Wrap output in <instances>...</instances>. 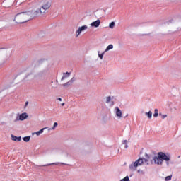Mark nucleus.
Returning a JSON list of instances; mask_svg holds the SVG:
<instances>
[{
    "label": "nucleus",
    "mask_w": 181,
    "mask_h": 181,
    "mask_svg": "<svg viewBox=\"0 0 181 181\" xmlns=\"http://www.w3.org/2000/svg\"><path fill=\"white\" fill-rule=\"evenodd\" d=\"M115 26V22H114V21H112V22L110 23V25H109V28H110V29H114Z\"/></svg>",
    "instance_id": "nucleus-19"
},
{
    "label": "nucleus",
    "mask_w": 181,
    "mask_h": 181,
    "mask_svg": "<svg viewBox=\"0 0 181 181\" xmlns=\"http://www.w3.org/2000/svg\"><path fill=\"white\" fill-rule=\"evenodd\" d=\"M35 78V75L32 74V72H30V74H28L26 77L25 79H27L28 81H30V80H33Z\"/></svg>",
    "instance_id": "nucleus-10"
},
{
    "label": "nucleus",
    "mask_w": 181,
    "mask_h": 181,
    "mask_svg": "<svg viewBox=\"0 0 181 181\" xmlns=\"http://www.w3.org/2000/svg\"><path fill=\"white\" fill-rule=\"evenodd\" d=\"M106 104H110V105H114V101L112 100L111 96L106 98Z\"/></svg>",
    "instance_id": "nucleus-12"
},
{
    "label": "nucleus",
    "mask_w": 181,
    "mask_h": 181,
    "mask_svg": "<svg viewBox=\"0 0 181 181\" xmlns=\"http://www.w3.org/2000/svg\"><path fill=\"white\" fill-rule=\"evenodd\" d=\"M151 163H153V161L151 160Z\"/></svg>",
    "instance_id": "nucleus-32"
},
{
    "label": "nucleus",
    "mask_w": 181,
    "mask_h": 181,
    "mask_svg": "<svg viewBox=\"0 0 181 181\" xmlns=\"http://www.w3.org/2000/svg\"><path fill=\"white\" fill-rule=\"evenodd\" d=\"M69 83H71V84H73V83H74V81H76V79H74V78H72L70 81H69Z\"/></svg>",
    "instance_id": "nucleus-27"
},
{
    "label": "nucleus",
    "mask_w": 181,
    "mask_h": 181,
    "mask_svg": "<svg viewBox=\"0 0 181 181\" xmlns=\"http://www.w3.org/2000/svg\"><path fill=\"white\" fill-rule=\"evenodd\" d=\"M27 118H29V115H28L26 112H24L18 115L16 117V121H25V119Z\"/></svg>",
    "instance_id": "nucleus-5"
},
{
    "label": "nucleus",
    "mask_w": 181,
    "mask_h": 181,
    "mask_svg": "<svg viewBox=\"0 0 181 181\" xmlns=\"http://www.w3.org/2000/svg\"><path fill=\"white\" fill-rule=\"evenodd\" d=\"M118 152H119V149H118Z\"/></svg>",
    "instance_id": "nucleus-33"
},
{
    "label": "nucleus",
    "mask_w": 181,
    "mask_h": 181,
    "mask_svg": "<svg viewBox=\"0 0 181 181\" xmlns=\"http://www.w3.org/2000/svg\"><path fill=\"white\" fill-rule=\"evenodd\" d=\"M71 74V72L64 73L63 76L61 78V81H63V80H65V78L70 77Z\"/></svg>",
    "instance_id": "nucleus-11"
},
{
    "label": "nucleus",
    "mask_w": 181,
    "mask_h": 181,
    "mask_svg": "<svg viewBox=\"0 0 181 181\" xmlns=\"http://www.w3.org/2000/svg\"><path fill=\"white\" fill-rule=\"evenodd\" d=\"M180 30H181V28H180Z\"/></svg>",
    "instance_id": "nucleus-34"
},
{
    "label": "nucleus",
    "mask_w": 181,
    "mask_h": 181,
    "mask_svg": "<svg viewBox=\"0 0 181 181\" xmlns=\"http://www.w3.org/2000/svg\"><path fill=\"white\" fill-rule=\"evenodd\" d=\"M145 156L146 158H139L135 162L130 164L129 166V170H132V172H135L138 166H141V165L144 164V160L146 165H149V163H148L149 162V155H148V153H146Z\"/></svg>",
    "instance_id": "nucleus-3"
},
{
    "label": "nucleus",
    "mask_w": 181,
    "mask_h": 181,
    "mask_svg": "<svg viewBox=\"0 0 181 181\" xmlns=\"http://www.w3.org/2000/svg\"><path fill=\"white\" fill-rule=\"evenodd\" d=\"M127 117H128V115H127L125 116V118H127Z\"/></svg>",
    "instance_id": "nucleus-31"
},
{
    "label": "nucleus",
    "mask_w": 181,
    "mask_h": 181,
    "mask_svg": "<svg viewBox=\"0 0 181 181\" xmlns=\"http://www.w3.org/2000/svg\"><path fill=\"white\" fill-rule=\"evenodd\" d=\"M115 110L116 116L117 118H119V119H121V118H122V111H121V109H119L118 107H116Z\"/></svg>",
    "instance_id": "nucleus-7"
},
{
    "label": "nucleus",
    "mask_w": 181,
    "mask_h": 181,
    "mask_svg": "<svg viewBox=\"0 0 181 181\" xmlns=\"http://www.w3.org/2000/svg\"><path fill=\"white\" fill-rule=\"evenodd\" d=\"M145 115L148 118V119H151L152 118V111H149L148 112H146Z\"/></svg>",
    "instance_id": "nucleus-15"
},
{
    "label": "nucleus",
    "mask_w": 181,
    "mask_h": 181,
    "mask_svg": "<svg viewBox=\"0 0 181 181\" xmlns=\"http://www.w3.org/2000/svg\"><path fill=\"white\" fill-rule=\"evenodd\" d=\"M70 86H71V82H69V81L68 82H66V83L62 84V86L66 87V88L70 87Z\"/></svg>",
    "instance_id": "nucleus-20"
},
{
    "label": "nucleus",
    "mask_w": 181,
    "mask_h": 181,
    "mask_svg": "<svg viewBox=\"0 0 181 181\" xmlns=\"http://www.w3.org/2000/svg\"><path fill=\"white\" fill-rule=\"evenodd\" d=\"M64 105H65V103H62V106H64Z\"/></svg>",
    "instance_id": "nucleus-30"
},
{
    "label": "nucleus",
    "mask_w": 181,
    "mask_h": 181,
    "mask_svg": "<svg viewBox=\"0 0 181 181\" xmlns=\"http://www.w3.org/2000/svg\"><path fill=\"white\" fill-rule=\"evenodd\" d=\"M112 49H114V45H112V44H110L106 47V49L104 51V53H107V52H109V50H111Z\"/></svg>",
    "instance_id": "nucleus-13"
},
{
    "label": "nucleus",
    "mask_w": 181,
    "mask_h": 181,
    "mask_svg": "<svg viewBox=\"0 0 181 181\" xmlns=\"http://www.w3.org/2000/svg\"><path fill=\"white\" fill-rule=\"evenodd\" d=\"M101 23V21L100 20H97L95 21H93L90 23V26L92 28H98Z\"/></svg>",
    "instance_id": "nucleus-8"
},
{
    "label": "nucleus",
    "mask_w": 181,
    "mask_h": 181,
    "mask_svg": "<svg viewBox=\"0 0 181 181\" xmlns=\"http://www.w3.org/2000/svg\"><path fill=\"white\" fill-rule=\"evenodd\" d=\"M23 141H24V142H29V141H30V136H28L23 137Z\"/></svg>",
    "instance_id": "nucleus-18"
},
{
    "label": "nucleus",
    "mask_w": 181,
    "mask_h": 181,
    "mask_svg": "<svg viewBox=\"0 0 181 181\" xmlns=\"http://www.w3.org/2000/svg\"><path fill=\"white\" fill-rule=\"evenodd\" d=\"M57 125H59V124L57 122H54L53 127L51 129H49V130H50V129H56Z\"/></svg>",
    "instance_id": "nucleus-22"
},
{
    "label": "nucleus",
    "mask_w": 181,
    "mask_h": 181,
    "mask_svg": "<svg viewBox=\"0 0 181 181\" xmlns=\"http://www.w3.org/2000/svg\"><path fill=\"white\" fill-rule=\"evenodd\" d=\"M51 6L52 1H46L44 4L42 5L41 8L39 10L22 11L21 13H18L16 16L14 21L16 22V23H25V22H29V21L35 19V18H37V16H41V15H44V13H46V11Z\"/></svg>",
    "instance_id": "nucleus-1"
},
{
    "label": "nucleus",
    "mask_w": 181,
    "mask_h": 181,
    "mask_svg": "<svg viewBox=\"0 0 181 181\" xmlns=\"http://www.w3.org/2000/svg\"><path fill=\"white\" fill-rule=\"evenodd\" d=\"M45 129H47V127H44L42 129H41L40 131L36 132L35 134L39 136V135H40V134H43V131H45Z\"/></svg>",
    "instance_id": "nucleus-14"
},
{
    "label": "nucleus",
    "mask_w": 181,
    "mask_h": 181,
    "mask_svg": "<svg viewBox=\"0 0 181 181\" xmlns=\"http://www.w3.org/2000/svg\"><path fill=\"white\" fill-rule=\"evenodd\" d=\"M158 115H159V110H158V109H155L153 114L154 118H157Z\"/></svg>",
    "instance_id": "nucleus-17"
},
{
    "label": "nucleus",
    "mask_w": 181,
    "mask_h": 181,
    "mask_svg": "<svg viewBox=\"0 0 181 181\" xmlns=\"http://www.w3.org/2000/svg\"><path fill=\"white\" fill-rule=\"evenodd\" d=\"M98 54L99 59H100V60H103V57H104V54H105V52H103L102 54H100V51H98Z\"/></svg>",
    "instance_id": "nucleus-16"
},
{
    "label": "nucleus",
    "mask_w": 181,
    "mask_h": 181,
    "mask_svg": "<svg viewBox=\"0 0 181 181\" xmlns=\"http://www.w3.org/2000/svg\"><path fill=\"white\" fill-rule=\"evenodd\" d=\"M28 104H29V102L25 103V105H28Z\"/></svg>",
    "instance_id": "nucleus-29"
},
{
    "label": "nucleus",
    "mask_w": 181,
    "mask_h": 181,
    "mask_svg": "<svg viewBox=\"0 0 181 181\" xmlns=\"http://www.w3.org/2000/svg\"><path fill=\"white\" fill-rule=\"evenodd\" d=\"M51 66L50 65H47L44 67L42 70H41L37 74V77H45L46 74L50 71Z\"/></svg>",
    "instance_id": "nucleus-4"
},
{
    "label": "nucleus",
    "mask_w": 181,
    "mask_h": 181,
    "mask_svg": "<svg viewBox=\"0 0 181 181\" xmlns=\"http://www.w3.org/2000/svg\"><path fill=\"white\" fill-rule=\"evenodd\" d=\"M88 29V27L87 25H83L81 27H79L78 30L76 32V37H78L80 35H81V32H84V30H87Z\"/></svg>",
    "instance_id": "nucleus-6"
},
{
    "label": "nucleus",
    "mask_w": 181,
    "mask_h": 181,
    "mask_svg": "<svg viewBox=\"0 0 181 181\" xmlns=\"http://www.w3.org/2000/svg\"><path fill=\"white\" fill-rule=\"evenodd\" d=\"M11 139L12 140V141H15L16 142H21V136H15V135H13V134H11Z\"/></svg>",
    "instance_id": "nucleus-9"
},
{
    "label": "nucleus",
    "mask_w": 181,
    "mask_h": 181,
    "mask_svg": "<svg viewBox=\"0 0 181 181\" xmlns=\"http://www.w3.org/2000/svg\"><path fill=\"white\" fill-rule=\"evenodd\" d=\"M137 172L138 173H141V175H145V172H144L142 170H138Z\"/></svg>",
    "instance_id": "nucleus-26"
},
{
    "label": "nucleus",
    "mask_w": 181,
    "mask_h": 181,
    "mask_svg": "<svg viewBox=\"0 0 181 181\" xmlns=\"http://www.w3.org/2000/svg\"><path fill=\"white\" fill-rule=\"evenodd\" d=\"M153 160L155 165L162 166L163 165V160L167 163V165H169L168 162L170 160V154L169 153L158 152L157 156L153 157Z\"/></svg>",
    "instance_id": "nucleus-2"
},
{
    "label": "nucleus",
    "mask_w": 181,
    "mask_h": 181,
    "mask_svg": "<svg viewBox=\"0 0 181 181\" xmlns=\"http://www.w3.org/2000/svg\"><path fill=\"white\" fill-rule=\"evenodd\" d=\"M122 144H123L124 145H125V146H124L125 149H128V144H128V141L124 140V141H122Z\"/></svg>",
    "instance_id": "nucleus-21"
},
{
    "label": "nucleus",
    "mask_w": 181,
    "mask_h": 181,
    "mask_svg": "<svg viewBox=\"0 0 181 181\" xmlns=\"http://www.w3.org/2000/svg\"><path fill=\"white\" fill-rule=\"evenodd\" d=\"M58 101H62V98H59Z\"/></svg>",
    "instance_id": "nucleus-28"
},
{
    "label": "nucleus",
    "mask_w": 181,
    "mask_h": 181,
    "mask_svg": "<svg viewBox=\"0 0 181 181\" xmlns=\"http://www.w3.org/2000/svg\"><path fill=\"white\" fill-rule=\"evenodd\" d=\"M180 30H181V28H180Z\"/></svg>",
    "instance_id": "nucleus-35"
},
{
    "label": "nucleus",
    "mask_w": 181,
    "mask_h": 181,
    "mask_svg": "<svg viewBox=\"0 0 181 181\" xmlns=\"http://www.w3.org/2000/svg\"><path fill=\"white\" fill-rule=\"evenodd\" d=\"M59 163H49V164H47V165H44L43 166H52V165H59Z\"/></svg>",
    "instance_id": "nucleus-23"
},
{
    "label": "nucleus",
    "mask_w": 181,
    "mask_h": 181,
    "mask_svg": "<svg viewBox=\"0 0 181 181\" xmlns=\"http://www.w3.org/2000/svg\"><path fill=\"white\" fill-rule=\"evenodd\" d=\"M159 115H161V117L163 118V119H165V118L168 117V115H162L161 113H160Z\"/></svg>",
    "instance_id": "nucleus-25"
},
{
    "label": "nucleus",
    "mask_w": 181,
    "mask_h": 181,
    "mask_svg": "<svg viewBox=\"0 0 181 181\" xmlns=\"http://www.w3.org/2000/svg\"><path fill=\"white\" fill-rule=\"evenodd\" d=\"M165 181L172 180V175H168L165 179Z\"/></svg>",
    "instance_id": "nucleus-24"
}]
</instances>
